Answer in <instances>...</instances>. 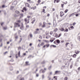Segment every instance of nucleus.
<instances>
[{
	"label": "nucleus",
	"mask_w": 80,
	"mask_h": 80,
	"mask_svg": "<svg viewBox=\"0 0 80 80\" xmlns=\"http://www.w3.org/2000/svg\"><path fill=\"white\" fill-rule=\"evenodd\" d=\"M24 27H23V26H22L20 28V29H21V30H23V29H24Z\"/></svg>",
	"instance_id": "2eb2a0df"
},
{
	"label": "nucleus",
	"mask_w": 80,
	"mask_h": 80,
	"mask_svg": "<svg viewBox=\"0 0 80 80\" xmlns=\"http://www.w3.org/2000/svg\"><path fill=\"white\" fill-rule=\"evenodd\" d=\"M26 27L27 28H28L29 27V25H27L26 26Z\"/></svg>",
	"instance_id": "6e6d98bb"
},
{
	"label": "nucleus",
	"mask_w": 80,
	"mask_h": 80,
	"mask_svg": "<svg viewBox=\"0 0 80 80\" xmlns=\"http://www.w3.org/2000/svg\"><path fill=\"white\" fill-rule=\"evenodd\" d=\"M75 24H76V22H74L72 24V25H73V26H75Z\"/></svg>",
	"instance_id": "37998d69"
},
{
	"label": "nucleus",
	"mask_w": 80,
	"mask_h": 80,
	"mask_svg": "<svg viewBox=\"0 0 80 80\" xmlns=\"http://www.w3.org/2000/svg\"><path fill=\"white\" fill-rule=\"evenodd\" d=\"M48 78L49 80H51V78L49 77V76H48Z\"/></svg>",
	"instance_id": "69168bd1"
},
{
	"label": "nucleus",
	"mask_w": 80,
	"mask_h": 80,
	"mask_svg": "<svg viewBox=\"0 0 80 80\" xmlns=\"http://www.w3.org/2000/svg\"><path fill=\"white\" fill-rule=\"evenodd\" d=\"M20 80H24V78H22Z\"/></svg>",
	"instance_id": "774afa93"
},
{
	"label": "nucleus",
	"mask_w": 80,
	"mask_h": 80,
	"mask_svg": "<svg viewBox=\"0 0 80 80\" xmlns=\"http://www.w3.org/2000/svg\"><path fill=\"white\" fill-rule=\"evenodd\" d=\"M76 56H77V55H76V54H74L73 56H72V57H73V58H75V57H76Z\"/></svg>",
	"instance_id": "aec40b11"
},
{
	"label": "nucleus",
	"mask_w": 80,
	"mask_h": 80,
	"mask_svg": "<svg viewBox=\"0 0 80 80\" xmlns=\"http://www.w3.org/2000/svg\"><path fill=\"white\" fill-rule=\"evenodd\" d=\"M71 28H74V27H73V26H72L70 27Z\"/></svg>",
	"instance_id": "4d7b16f0"
},
{
	"label": "nucleus",
	"mask_w": 80,
	"mask_h": 80,
	"mask_svg": "<svg viewBox=\"0 0 80 80\" xmlns=\"http://www.w3.org/2000/svg\"><path fill=\"white\" fill-rule=\"evenodd\" d=\"M65 66L64 65L62 66V67L61 69H63V68H65Z\"/></svg>",
	"instance_id": "a878e982"
},
{
	"label": "nucleus",
	"mask_w": 80,
	"mask_h": 80,
	"mask_svg": "<svg viewBox=\"0 0 80 80\" xmlns=\"http://www.w3.org/2000/svg\"><path fill=\"white\" fill-rule=\"evenodd\" d=\"M25 5L26 6V7H30V5H29V4L28 3H27L25 4Z\"/></svg>",
	"instance_id": "f8f14e48"
},
{
	"label": "nucleus",
	"mask_w": 80,
	"mask_h": 80,
	"mask_svg": "<svg viewBox=\"0 0 80 80\" xmlns=\"http://www.w3.org/2000/svg\"><path fill=\"white\" fill-rule=\"evenodd\" d=\"M15 13L17 14H19V13H20V12L18 11H15Z\"/></svg>",
	"instance_id": "4468645a"
},
{
	"label": "nucleus",
	"mask_w": 80,
	"mask_h": 80,
	"mask_svg": "<svg viewBox=\"0 0 80 80\" xmlns=\"http://www.w3.org/2000/svg\"><path fill=\"white\" fill-rule=\"evenodd\" d=\"M28 2H29V3H33V2H32L30 1V0H28Z\"/></svg>",
	"instance_id": "bb28decb"
},
{
	"label": "nucleus",
	"mask_w": 80,
	"mask_h": 80,
	"mask_svg": "<svg viewBox=\"0 0 80 80\" xmlns=\"http://www.w3.org/2000/svg\"><path fill=\"white\" fill-rule=\"evenodd\" d=\"M20 32H21V31L20 30L18 32V34H20Z\"/></svg>",
	"instance_id": "603ef678"
},
{
	"label": "nucleus",
	"mask_w": 80,
	"mask_h": 80,
	"mask_svg": "<svg viewBox=\"0 0 80 80\" xmlns=\"http://www.w3.org/2000/svg\"><path fill=\"white\" fill-rule=\"evenodd\" d=\"M36 8H37L36 6H35L34 7H32L31 8V9H32V10H35V9Z\"/></svg>",
	"instance_id": "9b49d317"
},
{
	"label": "nucleus",
	"mask_w": 80,
	"mask_h": 80,
	"mask_svg": "<svg viewBox=\"0 0 80 80\" xmlns=\"http://www.w3.org/2000/svg\"><path fill=\"white\" fill-rule=\"evenodd\" d=\"M30 37H33V35L32 34H30V35H29Z\"/></svg>",
	"instance_id": "e433bc0d"
},
{
	"label": "nucleus",
	"mask_w": 80,
	"mask_h": 80,
	"mask_svg": "<svg viewBox=\"0 0 80 80\" xmlns=\"http://www.w3.org/2000/svg\"><path fill=\"white\" fill-rule=\"evenodd\" d=\"M43 23L44 25H45V24H46V23H45V22H43Z\"/></svg>",
	"instance_id": "680f3d73"
},
{
	"label": "nucleus",
	"mask_w": 80,
	"mask_h": 80,
	"mask_svg": "<svg viewBox=\"0 0 80 80\" xmlns=\"http://www.w3.org/2000/svg\"><path fill=\"white\" fill-rule=\"evenodd\" d=\"M10 71H12L13 70V68L12 67H11L10 68Z\"/></svg>",
	"instance_id": "ddd939ff"
},
{
	"label": "nucleus",
	"mask_w": 80,
	"mask_h": 80,
	"mask_svg": "<svg viewBox=\"0 0 80 80\" xmlns=\"http://www.w3.org/2000/svg\"><path fill=\"white\" fill-rule=\"evenodd\" d=\"M44 42H46V43H49V42H50V41H48V40H45L44 41Z\"/></svg>",
	"instance_id": "f3484780"
},
{
	"label": "nucleus",
	"mask_w": 80,
	"mask_h": 80,
	"mask_svg": "<svg viewBox=\"0 0 80 80\" xmlns=\"http://www.w3.org/2000/svg\"><path fill=\"white\" fill-rule=\"evenodd\" d=\"M56 22V21L55 20L53 21V26L54 27H55L57 26V23Z\"/></svg>",
	"instance_id": "f03ea898"
},
{
	"label": "nucleus",
	"mask_w": 80,
	"mask_h": 80,
	"mask_svg": "<svg viewBox=\"0 0 80 80\" xmlns=\"http://www.w3.org/2000/svg\"><path fill=\"white\" fill-rule=\"evenodd\" d=\"M40 73H44L45 72V71L44 70H43V69H41L40 71Z\"/></svg>",
	"instance_id": "423d86ee"
},
{
	"label": "nucleus",
	"mask_w": 80,
	"mask_h": 80,
	"mask_svg": "<svg viewBox=\"0 0 80 80\" xmlns=\"http://www.w3.org/2000/svg\"><path fill=\"white\" fill-rule=\"evenodd\" d=\"M13 8V7L12 6L11 7V10H12Z\"/></svg>",
	"instance_id": "3c124183"
},
{
	"label": "nucleus",
	"mask_w": 80,
	"mask_h": 80,
	"mask_svg": "<svg viewBox=\"0 0 80 80\" xmlns=\"http://www.w3.org/2000/svg\"><path fill=\"white\" fill-rule=\"evenodd\" d=\"M50 35H52L53 34V32L52 31H51L50 32Z\"/></svg>",
	"instance_id": "c9c22d12"
},
{
	"label": "nucleus",
	"mask_w": 80,
	"mask_h": 80,
	"mask_svg": "<svg viewBox=\"0 0 80 80\" xmlns=\"http://www.w3.org/2000/svg\"><path fill=\"white\" fill-rule=\"evenodd\" d=\"M45 10L44 9H43L42 10V12H43V13H46V12H45Z\"/></svg>",
	"instance_id": "473e14b6"
},
{
	"label": "nucleus",
	"mask_w": 80,
	"mask_h": 80,
	"mask_svg": "<svg viewBox=\"0 0 80 80\" xmlns=\"http://www.w3.org/2000/svg\"><path fill=\"white\" fill-rule=\"evenodd\" d=\"M63 5H64V4H61V7L62 8H63Z\"/></svg>",
	"instance_id": "79ce46f5"
},
{
	"label": "nucleus",
	"mask_w": 80,
	"mask_h": 80,
	"mask_svg": "<svg viewBox=\"0 0 80 80\" xmlns=\"http://www.w3.org/2000/svg\"><path fill=\"white\" fill-rule=\"evenodd\" d=\"M60 2V0H54V3H58Z\"/></svg>",
	"instance_id": "9d476101"
},
{
	"label": "nucleus",
	"mask_w": 80,
	"mask_h": 80,
	"mask_svg": "<svg viewBox=\"0 0 80 80\" xmlns=\"http://www.w3.org/2000/svg\"><path fill=\"white\" fill-rule=\"evenodd\" d=\"M37 33H38V32L36 31H35V32H34V34H37Z\"/></svg>",
	"instance_id": "a18cd8bd"
},
{
	"label": "nucleus",
	"mask_w": 80,
	"mask_h": 80,
	"mask_svg": "<svg viewBox=\"0 0 80 80\" xmlns=\"http://www.w3.org/2000/svg\"><path fill=\"white\" fill-rule=\"evenodd\" d=\"M28 63H29V62L26 61V62L25 63L26 64V65H29V64H28Z\"/></svg>",
	"instance_id": "a211bd4d"
},
{
	"label": "nucleus",
	"mask_w": 80,
	"mask_h": 80,
	"mask_svg": "<svg viewBox=\"0 0 80 80\" xmlns=\"http://www.w3.org/2000/svg\"><path fill=\"white\" fill-rule=\"evenodd\" d=\"M68 80V78L67 77L65 78L64 80Z\"/></svg>",
	"instance_id": "ea45409f"
},
{
	"label": "nucleus",
	"mask_w": 80,
	"mask_h": 80,
	"mask_svg": "<svg viewBox=\"0 0 80 80\" xmlns=\"http://www.w3.org/2000/svg\"><path fill=\"white\" fill-rule=\"evenodd\" d=\"M22 78V75H21L18 76L17 77V78H18V79H20V78Z\"/></svg>",
	"instance_id": "6e6552de"
},
{
	"label": "nucleus",
	"mask_w": 80,
	"mask_h": 80,
	"mask_svg": "<svg viewBox=\"0 0 80 80\" xmlns=\"http://www.w3.org/2000/svg\"><path fill=\"white\" fill-rule=\"evenodd\" d=\"M2 46H3V43H1V45H0V47H2Z\"/></svg>",
	"instance_id": "e2e57ef3"
},
{
	"label": "nucleus",
	"mask_w": 80,
	"mask_h": 80,
	"mask_svg": "<svg viewBox=\"0 0 80 80\" xmlns=\"http://www.w3.org/2000/svg\"><path fill=\"white\" fill-rule=\"evenodd\" d=\"M75 53H76V54H78L79 53H80V51H75Z\"/></svg>",
	"instance_id": "0eeeda50"
},
{
	"label": "nucleus",
	"mask_w": 80,
	"mask_h": 80,
	"mask_svg": "<svg viewBox=\"0 0 80 80\" xmlns=\"http://www.w3.org/2000/svg\"><path fill=\"white\" fill-rule=\"evenodd\" d=\"M78 70L80 71V67H79L78 68Z\"/></svg>",
	"instance_id": "0e129e2a"
},
{
	"label": "nucleus",
	"mask_w": 80,
	"mask_h": 80,
	"mask_svg": "<svg viewBox=\"0 0 80 80\" xmlns=\"http://www.w3.org/2000/svg\"><path fill=\"white\" fill-rule=\"evenodd\" d=\"M15 38L16 39H18V36H17L15 37Z\"/></svg>",
	"instance_id": "c03bdc74"
},
{
	"label": "nucleus",
	"mask_w": 80,
	"mask_h": 80,
	"mask_svg": "<svg viewBox=\"0 0 80 80\" xmlns=\"http://www.w3.org/2000/svg\"><path fill=\"white\" fill-rule=\"evenodd\" d=\"M18 55L19 57L20 56V51H19L18 53Z\"/></svg>",
	"instance_id": "7c9ffc66"
},
{
	"label": "nucleus",
	"mask_w": 80,
	"mask_h": 80,
	"mask_svg": "<svg viewBox=\"0 0 80 80\" xmlns=\"http://www.w3.org/2000/svg\"><path fill=\"white\" fill-rule=\"evenodd\" d=\"M3 29L4 30H5L7 29V27H3Z\"/></svg>",
	"instance_id": "dca6fc26"
},
{
	"label": "nucleus",
	"mask_w": 80,
	"mask_h": 80,
	"mask_svg": "<svg viewBox=\"0 0 80 80\" xmlns=\"http://www.w3.org/2000/svg\"><path fill=\"white\" fill-rule=\"evenodd\" d=\"M48 38H51V36L50 35L48 36Z\"/></svg>",
	"instance_id": "864d4df0"
},
{
	"label": "nucleus",
	"mask_w": 80,
	"mask_h": 80,
	"mask_svg": "<svg viewBox=\"0 0 80 80\" xmlns=\"http://www.w3.org/2000/svg\"><path fill=\"white\" fill-rule=\"evenodd\" d=\"M23 10H24L26 12V11H27V8L26 7H24Z\"/></svg>",
	"instance_id": "b1692460"
},
{
	"label": "nucleus",
	"mask_w": 80,
	"mask_h": 80,
	"mask_svg": "<svg viewBox=\"0 0 80 80\" xmlns=\"http://www.w3.org/2000/svg\"><path fill=\"white\" fill-rule=\"evenodd\" d=\"M24 21L26 22V23H27V18L25 19Z\"/></svg>",
	"instance_id": "a19ab883"
},
{
	"label": "nucleus",
	"mask_w": 80,
	"mask_h": 80,
	"mask_svg": "<svg viewBox=\"0 0 80 80\" xmlns=\"http://www.w3.org/2000/svg\"><path fill=\"white\" fill-rule=\"evenodd\" d=\"M73 14H75V13H73L72 14H70L69 16V17H71V16H72V15H73Z\"/></svg>",
	"instance_id": "72a5a7b5"
},
{
	"label": "nucleus",
	"mask_w": 80,
	"mask_h": 80,
	"mask_svg": "<svg viewBox=\"0 0 80 80\" xmlns=\"http://www.w3.org/2000/svg\"><path fill=\"white\" fill-rule=\"evenodd\" d=\"M61 31H64V29H63V28H62L61 29Z\"/></svg>",
	"instance_id": "4c0bfd02"
},
{
	"label": "nucleus",
	"mask_w": 80,
	"mask_h": 80,
	"mask_svg": "<svg viewBox=\"0 0 80 80\" xmlns=\"http://www.w3.org/2000/svg\"><path fill=\"white\" fill-rule=\"evenodd\" d=\"M61 35H62V34H59L58 37H61Z\"/></svg>",
	"instance_id": "052dcab7"
},
{
	"label": "nucleus",
	"mask_w": 80,
	"mask_h": 80,
	"mask_svg": "<svg viewBox=\"0 0 80 80\" xmlns=\"http://www.w3.org/2000/svg\"><path fill=\"white\" fill-rule=\"evenodd\" d=\"M40 2H41V0H39L38 1V3H39Z\"/></svg>",
	"instance_id": "5fc2aeb1"
},
{
	"label": "nucleus",
	"mask_w": 80,
	"mask_h": 80,
	"mask_svg": "<svg viewBox=\"0 0 80 80\" xmlns=\"http://www.w3.org/2000/svg\"><path fill=\"white\" fill-rule=\"evenodd\" d=\"M56 42L58 43H60V40H57Z\"/></svg>",
	"instance_id": "5701e85b"
},
{
	"label": "nucleus",
	"mask_w": 80,
	"mask_h": 80,
	"mask_svg": "<svg viewBox=\"0 0 80 80\" xmlns=\"http://www.w3.org/2000/svg\"><path fill=\"white\" fill-rule=\"evenodd\" d=\"M20 40L19 41V43H20V42H22V38H20Z\"/></svg>",
	"instance_id": "393cba45"
},
{
	"label": "nucleus",
	"mask_w": 80,
	"mask_h": 80,
	"mask_svg": "<svg viewBox=\"0 0 80 80\" xmlns=\"http://www.w3.org/2000/svg\"><path fill=\"white\" fill-rule=\"evenodd\" d=\"M58 30V29L57 28H56L55 30H54V31L55 32H57V31Z\"/></svg>",
	"instance_id": "8fccbe9b"
},
{
	"label": "nucleus",
	"mask_w": 80,
	"mask_h": 80,
	"mask_svg": "<svg viewBox=\"0 0 80 80\" xmlns=\"http://www.w3.org/2000/svg\"><path fill=\"white\" fill-rule=\"evenodd\" d=\"M34 49V48L33 47H32L31 48L28 49V51L29 52H31V50H33Z\"/></svg>",
	"instance_id": "7ed1b4c3"
},
{
	"label": "nucleus",
	"mask_w": 80,
	"mask_h": 80,
	"mask_svg": "<svg viewBox=\"0 0 80 80\" xmlns=\"http://www.w3.org/2000/svg\"><path fill=\"white\" fill-rule=\"evenodd\" d=\"M58 73H61V71H56L55 72V75H56V74H57Z\"/></svg>",
	"instance_id": "20e7f679"
},
{
	"label": "nucleus",
	"mask_w": 80,
	"mask_h": 80,
	"mask_svg": "<svg viewBox=\"0 0 80 80\" xmlns=\"http://www.w3.org/2000/svg\"><path fill=\"white\" fill-rule=\"evenodd\" d=\"M68 9H66L65 11V13H67V12H68Z\"/></svg>",
	"instance_id": "58836bf2"
},
{
	"label": "nucleus",
	"mask_w": 80,
	"mask_h": 80,
	"mask_svg": "<svg viewBox=\"0 0 80 80\" xmlns=\"http://www.w3.org/2000/svg\"><path fill=\"white\" fill-rule=\"evenodd\" d=\"M13 4L14 5H16L17 4V1H14L13 2Z\"/></svg>",
	"instance_id": "1a4fd4ad"
},
{
	"label": "nucleus",
	"mask_w": 80,
	"mask_h": 80,
	"mask_svg": "<svg viewBox=\"0 0 80 80\" xmlns=\"http://www.w3.org/2000/svg\"><path fill=\"white\" fill-rule=\"evenodd\" d=\"M42 79H43L45 78V75H42Z\"/></svg>",
	"instance_id": "c756f323"
},
{
	"label": "nucleus",
	"mask_w": 80,
	"mask_h": 80,
	"mask_svg": "<svg viewBox=\"0 0 80 80\" xmlns=\"http://www.w3.org/2000/svg\"><path fill=\"white\" fill-rule=\"evenodd\" d=\"M43 8H47V7L44 6V7H43Z\"/></svg>",
	"instance_id": "338daca9"
},
{
	"label": "nucleus",
	"mask_w": 80,
	"mask_h": 80,
	"mask_svg": "<svg viewBox=\"0 0 80 80\" xmlns=\"http://www.w3.org/2000/svg\"><path fill=\"white\" fill-rule=\"evenodd\" d=\"M53 41H54V40H50V42H53Z\"/></svg>",
	"instance_id": "09e8293b"
},
{
	"label": "nucleus",
	"mask_w": 80,
	"mask_h": 80,
	"mask_svg": "<svg viewBox=\"0 0 80 80\" xmlns=\"http://www.w3.org/2000/svg\"><path fill=\"white\" fill-rule=\"evenodd\" d=\"M32 55H30L28 57V58H30V57H31Z\"/></svg>",
	"instance_id": "49530a36"
},
{
	"label": "nucleus",
	"mask_w": 80,
	"mask_h": 80,
	"mask_svg": "<svg viewBox=\"0 0 80 80\" xmlns=\"http://www.w3.org/2000/svg\"><path fill=\"white\" fill-rule=\"evenodd\" d=\"M69 44V42H67L66 44V47H67V45H68Z\"/></svg>",
	"instance_id": "cd10ccee"
},
{
	"label": "nucleus",
	"mask_w": 80,
	"mask_h": 80,
	"mask_svg": "<svg viewBox=\"0 0 80 80\" xmlns=\"http://www.w3.org/2000/svg\"><path fill=\"white\" fill-rule=\"evenodd\" d=\"M44 42H42L41 44L40 45L42 46H43V45H44Z\"/></svg>",
	"instance_id": "2f4dec72"
},
{
	"label": "nucleus",
	"mask_w": 80,
	"mask_h": 80,
	"mask_svg": "<svg viewBox=\"0 0 80 80\" xmlns=\"http://www.w3.org/2000/svg\"><path fill=\"white\" fill-rule=\"evenodd\" d=\"M46 47H49V46H50V44H46Z\"/></svg>",
	"instance_id": "c85d7f7f"
},
{
	"label": "nucleus",
	"mask_w": 80,
	"mask_h": 80,
	"mask_svg": "<svg viewBox=\"0 0 80 80\" xmlns=\"http://www.w3.org/2000/svg\"><path fill=\"white\" fill-rule=\"evenodd\" d=\"M64 32H68V29H66L64 30Z\"/></svg>",
	"instance_id": "412c9836"
},
{
	"label": "nucleus",
	"mask_w": 80,
	"mask_h": 80,
	"mask_svg": "<svg viewBox=\"0 0 80 80\" xmlns=\"http://www.w3.org/2000/svg\"><path fill=\"white\" fill-rule=\"evenodd\" d=\"M44 63H45V61H43L42 62V64H44Z\"/></svg>",
	"instance_id": "f704fd0d"
},
{
	"label": "nucleus",
	"mask_w": 80,
	"mask_h": 80,
	"mask_svg": "<svg viewBox=\"0 0 80 80\" xmlns=\"http://www.w3.org/2000/svg\"><path fill=\"white\" fill-rule=\"evenodd\" d=\"M0 24L3 27V25H4V22H2L1 23H0Z\"/></svg>",
	"instance_id": "6ab92c4d"
},
{
	"label": "nucleus",
	"mask_w": 80,
	"mask_h": 80,
	"mask_svg": "<svg viewBox=\"0 0 80 80\" xmlns=\"http://www.w3.org/2000/svg\"><path fill=\"white\" fill-rule=\"evenodd\" d=\"M45 27V25H43L42 26V28H44Z\"/></svg>",
	"instance_id": "13d9d810"
},
{
	"label": "nucleus",
	"mask_w": 80,
	"mask_h": 80,
	"mask_svg": "<svg viewBox=\"0 0 80 80\" xmlns=\"http://www.w3.org/2000/svg\"><path fill=\"white\" fill-rule=\"evenodd\" d=\"M52 68V66H50L49 68H48V69L49 70H50V69H51V68Z\"/></svg>",
	"instance_id": "de8ad7c7"
},
{
	"label": "nucleus",
	"mask_w": 80,
	"mask_h": 80,
	"mask_svg": "<svg viewBox=\"0 0 80 80\" xmlns=\"http://www.w3.org/2000/svg\"><path fill=\"white\" fill-rule=\"evenodd\" d=\"M27 17L28 18H30L31 16H28Z\"/></svg>",
	"instance_id": "bf43d9fd"
},
{
	"label": "nucleus",
	"mask_w": 80,
	"mask_h": 80,
	"mask_svg": "<svg viewBox=\"0 0 80 80\" xmlns=\"http://www.w3.org/2000/svg\"><path fill=\"white\" fill-rule=\"evenodd\" d=\"M18 23L15 22L14 23V28H16V27H20V25L19 24V23L21 22V21L20 20H18L17 21Z\"/></svg>",
	"instance_id": "f257e3e1"
},
{
	"label": "nucleus",
	"mask_w": 80,
	"mask_h": 80,
	"mask_svg": "<svg viewBox=\"0 0 80 80\" xmlns=\"http://www.w3.org/2000/svg\"><path fill=\"white\" fill-rule=\"evenodd\" d=\"M51 47H54V48H55V47H57V46L55 45H51Z\"/></svg>",
	"instance_id": "4be33fe9"
},
{
	"label": "nucleus",
	"mask_w": 80,
	"mask_h": 80,
	"mask_svg": "<svg viewBox=\"0 0 80 80\" xmlns=\"http://www.w3.org/2000/svg\"><path fill=\"white\" fill-rule=\"evenodd\" d=\"M60 14L61 15V17H63V16L64 15V13H63V12H60Z\"/></svg>",
	"instance_id": "39448f33"
}]
</instances>
